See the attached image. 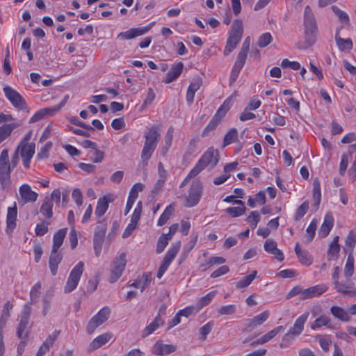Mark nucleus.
Listing matches in <instances>:
<instances>
[{"mask_svg":"<svg viewBox=\"0 0 356 356\" xmlns=\"http://www.w3.org/2000/svg\"><path fill=\"white\" fill-rule=\"evenodd\" d=\"M331 8L341 23L345 24H348L349 23V17L346 13L341 10L336 6H332Z\"/></svg>","mask_w":356,"mask_h":356,"instance_id":"nucleus-49","label":"nucleus"},{"mask_svg":"<svg viewBox=\"0 0 356 356\" xmlns=\"http://www.w3.org/2000/svg\"><path fill=\"white\" fill-rule=\"evenodd\" d=\"M334 285L338 293L349 297H356V288L349 279L345 282H334Z\"/></svg>","mask_w":356,"mask_h":356,"instance_id":"nucleus-14","label":"nucleus"},{"mask_svg":"<svg viewBox=\"0 0 356 356\" xmlns=\"http://www.w3.org/2000/svg\"><path fill=\"white\" fill-rule=\"evenodd\" d=\"M20 125L19 123L13 122L3 124L0 127V144L6 140L12 134L13 131Z\"/></svg>","mask_w":356,"mask_h":356,"instance_id":"nucleus-31","label":"nucleus"},{"mask_svg":"<svg viewBox=\"0 0 356 356\" xmlns=\"http://www.w3.org/2000/svg\"><path fill=\"white\" fill-rule=\"evenodd\" d=\"M219 160L218 152L213 148L208 149L201 156L194 168L190 171L186 178H193L205 168H213Z\"/></svg>","mask_w":356,"mask_h":356,"instance_id":"nucleus-2","label":"nucleus"},{"mask_svg":"<svg viewBox=\"0 0 356 356\" xmlns=\"http://www.w3.org/2000/svg\"><path fill=\"white\" fill-rule=\"evenodd\" d=\"M111 312V309L108 307H104L101 309L98 313L88 321L86 326L87 333L90 334L93 333L99 326L108 319Z\"/></svg>","mask_w":356,"mask_h":356,"instance_id":"nucleus-9","label":"nucleus"},{"mask_svg":"<svg viewBox=\"0 0 356 356\" xmlns=\"http://www.w3.org/2000/svg\"><path fill=\"white\" fill-rule=\"evenodd\" d=\"M354 273V258L350 252L347 258V261L344 268V276L347 279H350Z\"/></svg>","mask_w":356,"mask_h":356,"instance_id":"nucleus-40","label":"nucleus"},{"mask_svg":"<svg viewBox=\"0 0 356 356\" xmlns=\"http://www.w3.org/2000/svg\"><path fill=\"white\" fill-rule=\"evenodd\" d=\"M3 90L6 97L15 108L19 110H24L26 108L25 99L17 90L8 86H5Z\"/></svg>","mask_w":356,"mask_h":356,"instance_id":"nucleus-11","label":"nucleus"},{"mask_svg":"<svg viewBox=\"0 0 356 356\" xmlns=\"http://www.w3.org/2000/svg\"><path fill=\"white\" fill-rule=\"evenodd\" d=\"M152 26V25L150 24L147 26L130 29L127 31L120 33L117 35V38L120 40H131L135 38L147 33Z\"/></svg>","mask_w":356,"mask_h":356,"instance_id":"nucleus-15","label":"nucleus"},{"mask_svg":"<svg viewBox=\"0 0 356 356\" xmlns=\"http://www.w3.org/2000/svg\"><path fill=\"white\" fill-rule=\"evenodd\" d=\"M174 210V207L172 204L168 206L158 220L157 225L163 226L165 225L169 220L170 216L172 214Z\"/></svg>","mask_w":356,"mask_h":356,"instance_id":"nucleus-43","label":"nucleus"},{"mask_svg":"<svg viewBox=\"0 0 356 356\" xmlns=\"http://www.w3.org/2000/svg\"><path fill=\"white\" fill-rule=\"evenodd\" d=\"M140 286V291H143L145 289H147L152 281V274L151 273H143L142 277L139 279Z\"/></svg>","mask_w":356,"mask_h":356,"instance_id":"nucleus-60","label":"nucleus"},{"mask_svg":"<svg viewBox=\"0 0 356 356\" xmlns=\"http://www.w3.org/2000/svg\"><path fill=\"white\" fill-rule=\"evenodd\" d=\"M127 265V254L124 252L120 253L117 256L111 265V275L109 281L111 283H114L118 280V279L122 275V273Z\"/></svg>","mask_w":356,"mask_h":356,"instance_id":"nucleus-7","label":"nucleus"},{"mask_svg":"<svg viewBox=\"0 0 356 356\" xmlns=\"http://www.w3.org/2000/svg\"><path fill=\"white\" fill-rule=\"evenodd\" d=\"M330 321L331 320L328 316L322 315L314 321L311 325V329L314 330L323 326H327L330 324Z\"/></svg>","mask_w":356,"mask_h":356,"instance_id":"nucleus-47","label":"nucleus"},{"mask_svg":"<svg viewBox=\"0 0 356 356\" xmlns=\"http://www.w3.org/2000/svg\"><path fill=\"white\" fill-rule=\"evenodd\" d=\"M345 244L346 247L348 248L350 252H353V248L356 244V235L353 230L349 232L346 238Z\"/></svg>","mask_w":356,"mask_h":356,"instance_id":"nucleus-59","label":"nucleus"},{"mask_svg":"<svg viewBox=\"0 0 356 356\" xmlns=\"http://www.w3.org/2000/svg\"><path fill=\"white\" fill-rule=\"evenodd\" d=\"M309 313L305 312L300 316L295 321L293 326L289 329L282 338V341L280 343L281 348H285L288 346L289 341L293 339L296 337L300 335L304 330L305 323L309 317Z\"/></svg>","mask_w":356,"mask_h":356,"instance_id":"nucleus-5","label":"nucleus"},{"mask_svg":"<svg viewBox=\"0 0 356 356\" xmlns=\"http://www.w3.org/2000/svg\"><path fill=\"white\" fill-rule=\"evenodd\" d=\"M106 229L107 224L104 220L99 221L95 230L93 241L103 242Z\"/></svg>","mask_w":356,"mask_h":356,"instance_id":"nucleus-36","label":"nucleus"},{"mask_svg":"<svg viewBox=\"0 0 356 356\" xmlns=\"http://www.w3.org/2000/svg\"><path fill=\"white\" fill-rule=\"evenodd\" d=\"M284 330V327L282 325H280L266 334H264L260 338L257 339L256 341L252 343V346H255L258 345H262L268 341H270L273 339L277 334L282 332Z\"/></svg>","mask_w":356,"mask_h":356,"instance_id":"nucleus-25","label":"nucleus"},{"mask_svg":"<svg viewBox=\"0 0 356 356\" xmlns=\"http://www.w3.org/2000/svg\"><path fill=\"white\" fill-rule=\"evenodd\" d=\"M17 216V208L16 203L14 202L13 207L8 208L6 216V232L10 234L16 227V220Z\"/></svg>","mask_w":356,"mask_h":356,"instance_id":"nucleus-16","label":"nucleus"},{"mask_svg":"<svg viewBox=\"0 0 356 356\" xmlns=\"http://www.w3.org/2000/svg\"><path fill=\"white\" fill-rule=\"evenodd\" d=\"M13 305L10 301H7L3 307L2 314L0 317V329H3L6 325L8 320L10 316V310H12Z\"/></svg>","mask_w":356,"mask_h":356,"instance_id":"nucleus-35","label":"nucleus"},{"mask_svg":"<svg viewBox=\"0 0 356 356\" xmlns=\"http://www.w3.org/2000/svg\"><path fill=\"white\" fill-rule=\"evenodd\" d=\"M330 312L334 318L339 321L348 322L351 319V316L349 315L348 312L341 307L332 306L330 308Z\"/></svg>","mask_w":356,"mask_h":356,"instance_id":"nucleus-32","label":"nucleus"},{"mask_svg":"<svg viewBox=\"0 0 356 356\" xmlns=\"http://www.w3.org/2000/svg\"><path fill=\"white\" fill-rule=\"evenodd\" d=\"M216 293H217L216 291H212L208 293L204 296L200 298V300H198V302L197 303V310H200L203 307L209 305L211 302V301L213 300V298L216 296Z\"/></svg>","mask_w":356,"mask_h":356,"instance_id":"nucleus-44","label":"nucleus"},{"mask_svg":"<svg viewBox=\"0 0 356 356\" xmlns=\"http://www.w3.org/2000/svg\"><path fill=\"white\" fill-rule=\"evenodd\" d=\"M49 222L43 221L36 225L35 234L39 236L44 235L48 232Z\"/></svg>","mask_w":356,"mask_h":356,"instance_id":"nucleus-64","label":"nucleus"},{"mask_svg":"<svg viewBox=\"0 0 356 356\" xmlns=\"http://www.w3.org/2000/svg\"><path fill=\"white\" fill-rule=\"evenodd\" d=\"M63 259V254L59 250H51L49 260V266L51 270V273L53 275H56L58 270V266L60 264Z\"/></svg>","mask_w":356,"mask_h":356,"instance_id":"nucleus-23","label":"nucleus"},{"mask_svg":"<svg viewBox=\"0 0 356 356\" xmlns=\"http://www.w3.org/2000/svg\"><path fill=\"white\" fill-rule=\"evenodd\" d=\"M245 211L246 208L245 206L228 207L225 209V212L229 214L233 218L238 217L243 215Z\"/></svg>","mask_w":356,"mask_h":356,"instance_id":"nucleus-51","label":"nucleus"},{"mask_svg":"<svg viewBox=\"0 0 356 356\" xmlns=\"http://www.w3.org/2000/svg\"><path fill=\"white\" fill-rule=\"evenodd\" d=\"M257 272L254 270L251 274L243 277L241 280L236 283L237 289H242L249 286L251 282L256 278Z\"/></svg>","mask_w":356,"mask_h":356,"instance_id":"nucleus-41","label":"nucleus"},{"mask_svg":"<svg viewBox=\"0 0 356 356\" xmlns=\"http://www.w3.org/2000/svg\"><path fill=\"white\" fill-rule=\"evenodd\" d=\"M243 33V26L241 20L236 19L233 22V24L229 32V35L234 36L241 40Z\"/></svg>","mask_w":356,"mask_h":356,"instance_id":"nucleus-39","label":"nucleus"},{"mask_svg":"<svg viewBox=\"0 0 356 356\" xmlns=\"http://www.w3.org/2000/svg\"><path fill=\"white\" fill-rule=\"evenodd\" d=\"M17 154H13L11 159H9L8 150L3 149L0 154V184L3 189L9 187L10 180V173L18 164Z\"/></svg>","mask_w":356,"mask_h":356,"instance_id":"nucleus-1","label":"nucleus"},{"mask_svg":"<svg viewBox=\"0 0 356 356\" xmlns=\"http://www.w3.org/2000/svg\"><path fill=\"white\" fill-rule=\"evenodd\" d=\"M317 227V221L313 219L306 229L305 238L307 242H310L314 238Z\"/></svg>","mask_w":356,"mask_h":356,"instance_id":"nucleus-48","label":"nucleus"},{"mask_svg":"<svg viewBox=\"0 0 356 356\" xmlns=\"http://www.w3.org/2000/svg\"><path fill=\"white\" fill-rule=\"evenodd\" d=\"M336 44L341 51L349 52L353 47L350 38L343 39L339 35V31L337 30L334 36Z\"/></svg>","mask_w":356,"mask_h":356,"instance_id":"nucleus-27","label":"nucleus"},{"mask_svg":"<svg viewBox=\"0 0 356 356\" xmlns=\"http://www.w3.org/2000/svg\"><path fill=\"white\" fill-rule=\"evenodd\" d=\"M327 290V286L323 284L309 287L307 289H303L300 299L305 300L318 296L325 292Z\"/></svg>","mask_w":356,"mask_h":356,"instance_id":"nucleus-17","label":"nucleus"},{"mask_svg":"<svg viewBox=\"0 0 356 356\" xmlns=\"http://www.w3.org/2000/svg\"><path fill=\"white\" fill-rule=\"evenodd\" d=\"M202 184L200 181L193 183L186 199V207H192L199 202L202 196Z\"/></svg>","mask_w":356,"mask_h":356,"instance_id":"nucleus-12","label":"nucleus"},{"mask_svg":"<svg viewBox=\"0 0 356 356\" xmlns=\"http://www.w3.org/2000/svg\"><path fill=\"white\" fill-rule=\"evenodd\" d=\"M144 188V185L141 183L135 184L131 188L129 192V198L136 201L138 196L139 192L143 191Z\"/></svg>","mask_w":356,"mask_h":356,"instance_id":"nucleus-57","label":"nucleus"},{"mask_svg":"<svg viewBox=\"0 0 356 356\" xmlns=\"http://www.w3.org/2000/svg\"><path fill=\"white\" fill-rule=\"evenodd\" d=\"M67 231V228L60 229L54 234L52 250H59L60 248L63 243Z\"/></svg>","mask_w":356,"mask_h":356,"instance_id":"nucleus-33","label":"nucleus"},{"mask_svg":"<svg viewBox=\"0 0 356 356\" xmlns=\"http://www.w3.org/2000/svg\"><path fill=\"white\" fill-rule=\"evenodd\" d=\"M177 350L175 346L172 344H165L162 341H156L154 346L152 353L157 355H169Z\"/></svg>","mask_w":356,"mask_h":356,"instance_id":"nucleus-22","label":"nucleus"},{"mask_svg":"<svg viewBox=\"0 0 356 356\" xmlns=\"http://www.w3.org/2000/svg\"><path fill=\"white\" fill-rule=\"evenodd\" d=\"M31 133L29 132L20 141L16 147L13 154H17V161H19V156L22 159V164L25 169L30 168L31 161L35 154V145L33 143H29Z\"/></svg>","mask_w":356,"mask_h":356,"instance_id":"nucleus-3","label":"nucleus"},{"mask_svg":"<svg viewBox=\"0 0 356 356\" xmlns=\"http://www.w3.org/2000/svg\"><path fill=\"white\" fill-rule=\"evenodd\" d=\"M241 41V39L237 38L234 36L229 35L227 41V44L224 50V54L225 56L229 55L237 46L238 42Z\"/></svg>","mask_w":356,"mask_h":356,"instance_id":"nucleus-42","label":"nucleus"},{"mask_svg":"<svg viewBox=\"0 0 356 356\" xmlns=\"http://www.w3.org/2000/svg\"><path fill=\"white\" fill-rule=\"evenodd\" d=\"M296 254L300 262L305 266H309L312 264V260L307 251L302 250L300 244L296 243L295 247Z\"/></svg>","mask_w":356,"mask_h":356,"instance_id":"nucleus-34","label":"nucleus"},{"mask_svg":"<svg viewBox=\"0 0 356 356\" xmlns=\"http://www.w3.org/2000/svg\"><path fill=\"white\" fill-rule=\"evenodd\" d=\"M111 201L112 199L108 195H105L98 200L95 212L97 218H101L106 213L108 208V203Z\"/></svg>","mask_w":356,"mask_h":356,"instance_id":"nucleus-29","label":"nucleus"},{"mask_svg":"<svg viewBox=\"0 0 356 356\" xmlns=\"http://www.w3.org/2000/svg\"><path fill=\"white\" fill-rule=\"evenodd\" d=\"M145 141L144 145L156 149L160 138V134L155 127H152L145 132Z\"/></svg>","mask_w":356,"mask_h":356,"instance_id":"nucleus-20","label":"nucleus"},{"mask_svg":"<svg viewBox=\"0 0 356 356\" xmlns=\"http://www.w3.org/2000/svg\"><path fill=\"white\" fill-rule=\"evenodd\" d=\"M84 263L79 261L71 270L64 287L65 293H70L77 286L83 272Z\"/></svg>","mask_w":356,"mask_h":356,"instance_id":"nucleus-8","label":"nucleus"},{"mask_svg":"<svg viewBox=\"0 0 356 356\" xmlns=\"http://www.w3.org/2000/svg\"><path fill=\"white\" fill-rule=\"evenodd\" d=\"M217 311L220 315H231L236 312V307L234 305H223L219 307Z\"/></svg>","mask_w":356,"mask_h":356,"instance_id":"nucleus-58","label":"nucleus"},{"mask_svg":"<svg viewBox=\"0 0 356 356\" xmlns=\"http://www.w3.org/2000/svg\"><path fill=\"white\" fill-rule=\"evenodd\" d=\"M339 237L336 236L334 237L333 240L330 243L329 245V249L327 251V257L330 260L333 259L337 257L339 250L340 245L339 244Z\"/></svg>","mask_w":356,"mask_h":356,"instance_id":"nucleus-37","label":"nucleus"},{"mask_svg":"<svg viewBox=\"0 0 356 356\" xmlns=\"http://www.w3.org/2000/svg\"><path fill=\"white\" fill-rule=\"evenodd\" d=\"M54 112L51 108H44L36 112L30 119V122H35L42 120L45 115H52Z\"/></svg>","mask_w":356,"mask_h":356,"instance_id":"nucleus-52","label":"nucleus"},{"mask_svg":"<svg viewBox=\"0 0 356 356\" xmlns=\"http://www.w3.org/2000/svg\"><path fill=\"white\" fill-rule=\"evenodd\" d=\"M226 261V259L222 257H209L206 261L205 265L208 267L220 265L224 264Z\"/></svg>","mask_w":356,"mask_h":356,"instance_id":"nucleus-63","label":"nucleus"},{"mask_svg":"<svg viewBox=\"0 0 356 356\" xmlns=\"http://www.w3.org/2000/svg\"><path fill=\"white\" fill-rule=\"evenodd\" d=\"M270 312L266 310L262 313L255 316L254 318L248 320V323L245 324V328L247 330H252L257 327L262 325L269 317Z\"/></svg>","mask_w":356,"mask_h":356,"instance_id":"nucleus-21","label":"nucleus"},{"mask_svg":"<svg viewBox=\"0 0 356 356\" xmlns=\"http://www.w3.org/2000/svg\"><path fill=\"white\" fill-rule=\"evenodd\" d=\"M229 109L228 106H227L226 102L220 106V107L218 109L216 113L213 117L212 120L207 124V126L204 128L202 131V136H206L208 135L209 132L213 131L217 125L220 123L222 118L225 115L226 113Z\"/></svg>","mask_w":356,"mask_h":356,"instance_id":"nucleus-13","label":"nucleus"},{"mask_svg":"<svg viewBox=\"0 0 356 356\" xmlns=\"http://www.w3.org/2000/svg\"><path fill=\"white\" fill-rule=\"evenodd\" d=\"M32 308L29 303H26L19 315V321L17 328V336L18 338L29 337V331L28 325L31 314Z\"/></svg>","mask_w":356,"mask_h":356,"instance_id":"nucleus-6","label":"nucleus"},{"mask_svg":"<svg viewBox=\"0 0 356 356\" xmlns=\"http://www.w3.org/2000/svg\"><path fill=\"white\" fill-rule=\"evenodd\" d=\"M250 38H247L243 42L242 47L241 48L239 53L237 55L236 60L234 65L243 68L247 58L248 53L250 49Z\"/></svg>","mask_w":356,"mask_h":356,"instance_id":"nucleus-19","label":"nucleus"},{"mask_svg":"<svg viewBox=\"0 0 356 356\" xmlns=\"http://www.w3.org/2000/svg\"><path fill=\"white\" fill-rule=\"evenodd\" d=\"M273 40V37L270 33H264L261 34L257 40V44L260 48H264L268 45Z\"/></svg>","mask_w":356,"mask_h":356,"instance_id":"nucleus-50","label":"nucleus"},{"mask_svg":"<svg viewBox=\"0 0 356 356\" xmlns=\"http://www.w3.org/2000/svg\"><path fill=\"white\" fill-rule=\"evenodd\" d=\"M334 225V218L331 213H327L325 218L324 221L318 231V235L322 237L325 238L328 235L330 230L332 229V227Z\"/></svg>","mask_w":356,"mask_h":356,"instance_id":"nucleus-26","label":"nucleus"},{"mask_svg":"<svg viewBox=\"0 0 356 356\" xmlns=\"http://www.w3.org/2000/svg\"><path fill=\"white\" fill-rule=\"evenodd\" d=\"M238 138V131L235 128L231 129L224 137L223 147H226L236 141Z\"/></svg>","mask_w":356,"mask_h":356,"instance_id":"nucleus-46","label":"nucleus"},{"mask_svg":"<svg viewBox=\"0 0 356 356\" xmlns=\"http://www.w3.org/2000/svg\"><path fill=\"white\" fill-rule=\"evenodd\" d=\"M113 335L110 332L104 333L101 335L97 336L90 343V348L92 350L98 349L99 348L108 342L111 339Z\"/></svg>","mask_w":356,"mask_h":356,"instance_id":"nucleus-28","label":"nucleus"},{"mask_svg":"<svg viewBox=\"0 0 356 356\" xmlns=\"http://www.w3.org/2000/svg\"><path fill=\"white\" fill-rule=\"evenodd\" d=\"M313 198L316 204H318L321 198V192L320 181L317 178L313 182Z\"/></svg>","mask_w":356,"mask_h":356,"instance_id":"nucleus-54","label":"nucleus"},{"mask_svg":"<svg viewBox=\"0 0 356 356\" xmlns=\"http://www.w3.org/2000/svg\"><path fill=\"white\" fill-rule=\"evenodd\" d=\"M180 247L181 242L179 241L172 244L170 248L168 250L164 257L163 262L157 271L156 277L159 279H161L163 274L165 273L170 264L172 263L177 254L178 253Z\"/></svg>","mask_w":356,"mask_h":356,"instance_id":"nucleus-10","label":"nucleus"},{"mask_svg":"<svg viewBox=\"0 0 356 356\" xmlns=\"http://www.w3.org/2000/svg\"><path fill=\"white\" fill-rule=\"evenodd\" d=\"M213 323L211 321L208 322L200 329V339L204 341L208 334L211 331Z\"/></svg>","mask_w":356,"mask_h":356,"instance_id":"nucleus-61","label":"nucleus"},{"mask_svg":"<svg viewBox=\"0 0 356 356\" xmlns=\"http://www.w3.org/2000/svg\"><path fill=\"white\" fill-rule=\"evenodd\" d=\"M305 34V40L309 45L313 44L316 41L317 26L314 15L312 8L307 6L304 12Z\"/></svg>","mask_w":356,"mask_h":356,"instance_id":"nucleus-4","label":"nucleus"},{"mask_svg":"<svg viewBox=\"0 0 356 356\" xmlns=\"http://www.w3.org/2000/svg\"><path fill=\"white\" fill-rule=\"evenodd\" d=\"M19 192L24 203L34 202L37 200L38 193L32 191L27 184H22L19 187Z\"/></svg>","mask_w":356,"mask_h":356,"instance_id":"nucleus-18","label":"nucleus"},{"mask_svg":"<svg viewBox=\"0 0 356 356\" xmlns=\"http://www.w3.org/2000/svg\"><path fill=\"white\" fill-rule=\"evenodd\" d=\"M163 320L159 314H158L154 321L147 325L143 330V336L147 337L154 332L160 325H163Z\"/></svg>","mask_w":356,"mask_h":356,"instance_id":"nucleus-38","label":"nucleus"},{"mask_svg":"<svg viewBox=\"0 0 356 356\" xmlns=\"http://www.w3.org/2000/svg\"><path fill=\"white\" fill-rule=\"evenodd\" d=\"M52 147V143L51 142H47L44 146H42L40 152L38 153V159H42L44 158H47L49 156V152L50 149Z\"/></svg>","mask_w":356,"mask_h":356,"instance_id":"nucleus-62","label":"nucleus"},{"mask_svg":"<svg viewBox=\"0 0 356 356\" xmlns=\"http://www.w3.org/2000/svg\"><path fill=\"white\" fill-rule=\"evenodd\" d=\"M309 209V202L305 201L301 205H300L296 209L294 219L296 220H299L302 218L307 212Z\"/></svg>","mask_w":356,"mask_h":356,"instance_id":"nucleus-55","label":"nucleus"},{"mask_svg":"<svg viewBox=\"0 0 356 356\" xmlns=\"http://www.w3.org/2000/svg\"><path fill=\"white\" fill-rule=\"evenodd\" d=\"M52 209L53 202L49 200H46L40 207V212L46 218H50L53 215Z\"/></svg>","mask_w":356,"mask_h":356,"instance_id":"nucleus-45","label":"nucleus"},{"mask_svg":"<svg viewBox=\"0 0 356 356\" xmlns=\"http://www.w3.org/2000/svg\"><path fill=\"white\" fill-rule=\"evenodd\" d=\"M41 290V284L40 282L35 283L31 288L30 291V300L32 303H35L38 301Z\"/></svg>","mask_w":356,"mask_h":356,"instance_id":"nucleus-53","label":"nucleus"},{"mask_svg":"<svg viewBox=\"0 0 356 356\" xmlns=\"http://www.w3.org/2000/svg\"><path fill=\"white\" fill-rule=\"evenodd\" d=\"M261 217L257 211H252L250 215L246 218V220L248 223H250V226L252 229L255 228L260 221Z\"/></svg>","mask_w":356,"mask_h":356,"instance_id":"nucleus-56","label":"nucleus"},{"mask_svg":"<svg viewBox=\"0 0 356 356\" xmlns=\"http://www.w3.org/2000/svg\"><path fill=\"white\" fill-rule=\"evenodd\" d=\"M183 68L184 64L181 62H179L173 65L168 72L166 74L163 82L165 83H170L175 81L181 74Z\"/></svg>","mask_w":356,"mask_h":356,"instance_id":"nucleus-24","label":"nucleus"},{"mask_svg":"<svg viewBox=\"0 0 356 356\" xmlns=\"http://www.w3.org/2000/svg\"><path fill=\"white\" fill-rule=\"evenodd\" d=\"M202 86V79H197L192 82L187 90L186 92V102L188 105H191L194 100V96L196 91H197Z\"/></svg>","mask_w":356,"mask_h":356,"instance_id":"nucleus-30","label":"nucleus"}]
</instances>
